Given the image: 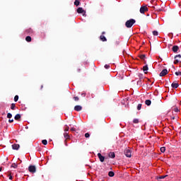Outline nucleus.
<instances>
[{"instance_id":"nucleus-1","label":"nucleus","mask_w":181,"mask_h":181,"mask_svg":"<svg viewBox=\"0 0 181 181\" xmlns=\"http://www.w3.org/2000/svg\"><path fill=\"white\" fill-rule=\"evenodd\" d=\"M135 22H136V21L134 18L128 20L125 23L126 28H132V26H134V24L135 23Z\"/></svg>"},{"instance_id":"nucleus-2","label":"nucleus","mask_w":181,"mask_h":181,"mask_svg":"<svg viewBox=\"0 0 181 181\" xmlns=\"http://www.w3.org/2000/svg\"><path fill=\"white\" fill-rule=\"evenodd\" d=\"M124 153L127 158H131V156H132V151L128 148L124 150Z\"/></svg>"},{"instance_id":"nucleus-3","label":"nucleus","mask_w":181,"mask_h":181,"mask_svg":"<svg viewBox=\"0 0 181 181\" xmlns=\"http://www.w3.org/2000/svg\"><path fill=\"white\" fill-rule=\"evenodd\" d=\"M77 11V13H82L83 14V16H86V11H84V9H83L82 7H79L77 8L76 10Z\"/></svg>"},{"instance_id":"nucleus-4","label":"nucleus","mask_w":181,"mask_h":181,"mask_svg":"<svg viewBox=\"0 0 181 181\" xmlns=\"http://www.w3.org/2000/svg\"><path fill=\"white\" fill-rule=\"evenodd\" d=\"M28 170L30 173H36V166L35 165H30L28 167Z\"/></svg>"},{"instance_id":"nucleus-5","label":"nucleus","mask_w":181,"mask_h":181,"mask_svg":"<svg viewBox=\"0 0 181 181\" xmlns=\"http://www.w3.org/2000/svg\"><path fill=\"white\" fill-rule=\"evenodd\" d=\"M148 11V6H143L140 8V13H145Z\"/></svg>"},{"instance_id":"nucleus-6","label":"nucleus","mask_w":181,"mask_h":181,"mask_svg":"<svg viewBox=\"0 0 181 181\" xmlns=\"http://www.w3.org/2000/svg\"><path fill=\"white\" fill-rule=\"evenodd\" d=\"M64 136L65 138L64 144L67 145V139H70V135H69V133L65 132L64 133Z\"/></svg>"},{"instance_id":"nucleus-7","label":"nucleus","mask_w":181,"mask_h":181,"mask_svg":"<svg viewBox=\"0 0 181 181\" xmlns=\"http://www.w3.org/2000/svg\"><path fill=\"white\" fill-rule=\"evenodd\" d=\"M168 74V69H163L159 74L160 77H164V76H166Z\"/></svg>"},{"instance_id":"nucleus-8","label":"nucleus","mask_w":181,"mask_h":181,"mask_svg":"<svg viewBox=\"0 0 181 181\" xmlns=\"http://www.w3.org/2000/svg\"><path fill=\"white\" fill-rule=\"evenodd\" d=\"M98 157L99 158L100 162H104V160H105V157H104L103 155H101L100 153H98Z\"/></svg>"},{"instance_id":"nucleus-9","label":"nucleus","mask_w":181,"mask_h":181,"mask_svg":"<svg viewBox=\"0 0 181 181\" xmlns=\"http://www.w3.org/2000/svg\"><path fill=\"white\" fill-rule=\"evenodd\" d=\"M148 70H149V68L148 67V64L143 66V71L145 74H148Z\"/></svg>"},{"instance_id":"nucleus-10","label":"nucleus","mask_w":181,"mask_h":181,"mask_svg":"<svg viewBox=\"0 0 181 181\" xmlns=\"http://www.w3.org/2000/svg\"><path fill=\"white\" fill-rule=\"evenodd\" d=\"M172 50L174 53H177V51L179 50V46L175 45L172 47Z\"/></svg>"},{"instance_id":"nucleus-11","label":"nucleus","mask_w":181,"mask_h":181,"mask_svg":"<svg viewBox=\"0 0 181 181\" xmlns=\"http://www.w3.org/2000/svg\"><path fill=\"white\" fill-rule=\"evenodd\" d=\"M12 148L15 151H18V149H19V148H21V146L19 144H14L12 145Z\"/></svg>"},{"instance_id":"nucleus-12","label":"nucleus","mask_w":181,"mask_h":181,"mask_svg":"<svg viewBox=\"0 0 181 181\" xmlns=\"http://www.w3.org/2000/svg\"><path fill=\"white\" fill-rule=\"evenodd\" d=\"M32 33H33L32 28H28L25 30V35H32Z\"/></svg>"},{"instance_id":"nucleus-13","label":"nucleus","mask_w":181,"mask_h":181,"mask_svg":"<svg viewBox=\"0 0 181 181\" xmlns=\"http://www.w3.org/2000/svg\"><path fill=\"white\" fill-rule=\"evenodd\" d=\"M83 110V107L80 106V105H76L74 107V110L75 111H81Z\"/></svg>"},{"instance_id":"nucleus-14","label":"nucleus","mask_w":181,"mask_h":181,"mask_svg":"<svg viewBox=\"0 0 181 181\" xmlns=\"http://www.w3.org/2000/svg\"><path fill=\"white\" fill-rule=\"evenodd\" d=\"M171 87H172V88H177V87H179V83H177L176 82H173L171 84Z\"/></svg>"},{"instance_id":"nucleus-15","label":"nucleus","mask_w":181,"mask_h":181,"mask_svg":"<svg viewBox=\"0 0 181 181\" xmlns=\"http://www.w3.org/2000/svg\"><path fill=\"white\" fill-rule=\"evenodd\" d=\"M109 158H111L112 159H114L115 158V153L114 152H110L108 154Z\"/></svg>"},{"instance_id":"nucleus-16","label":"nucleus","mask_w":181,"mask_h":181,"mask_svg":"<svg viewBox=\"0 0 181 181\" xmlns=\"http://www.w3.org/2000/svg\"><path fill=\"white\" fill-rule=\"evenodd\" d=\"M145 57H146V56L145 54L139 55V58H140L141 60H144V64H146V61H145Z\"/></svg>"},{"instance_id":"nucleus-17","label":"nucleus","mask_w":181,"mask_h":181,"mask_svg":"<svg viewBox=\"0 0 181 181\" xmlns=\"http://www.w3.org/2000/svg\"><path fill=\"white\" fill-rule=\"evenodd\" d=\"M100 40L102 42H107V37H105V36H104V35H100Z\"/></svg>"},{"instance_id":"nucleus-18","label":"nucleus","mask_w":181,"mask_h":181,"mask_svg":"<svg viewBox=\"0 0 181 181\" xmlns=\"http://www.w3.org/2000/svg\"><path fill=\"white\" fill-rule=\"evenodd\" d=\"M21 116L20 114H17L16 115V116L14 117V119H16V121H18V119H21Z\"/></svg>"},{"instance_id":"nucleus-19","label":"nucleus","mask_w":181,"mask_h":181,"mask_svg":"<svg viewBox=\"0 0 181 181\" xmlns=\"http://www.w3.org/2000/svg\"><path fill=\"white\" fill-rule=\"evenodd\" d=\"M145 104H146V105L149 106V105H151V104H152V101H151V100H146L145 101Z\"/></svg>"},{"instance_id":"nucleus-20","label":"nucleus","mask_w":181,"mask_h":181,"mask_svg":"<svg viewBox=\"0 0 181 181\" xmlns=\"http://www.w3.org/2000/svg\"><path fill=\"white\" fill-rule=\"evenodd\" d=\"M115 175V173H114V172H112V171H110L108 173V176H110V177H114Z\"/></svg>"},{"instance_id":"nucleus-21","label":"nucleus","mask_w":181,"mask_h":181,"mask_svg":"<svg viewBox=\"0 0 181 181\" xmlns=\"http://www.w3.org/2000/svg\"><path fill=\"white\" fill-rule=\"evenodd\" d=\"M87 98H89V100H91V98H94V94L93 93H89L88 95H87Z\"/></svg>"},{"instance_id":"nucleus-22","label":"nucleus","mask_w":181,"mask_h":181,"mask_svg":"<svg viewBox=\"0 0 181 181\" xmlns=\"http://www.w3.org/2000/svg\"><path fill=\"white\" fill-rule=\"evenodd\" d=\"M15 108H16V105L15 103H12L11 105V110H12L13 111V110H15Z\"/></svg>"},{"instance_id":"nucleus-23","label":"nucleus","mask_w":181,"mask_h":181,"mask_svg":"<svg viewBox=\"0 0 181 181\" xmlns=\"http://www.w3.org/2000/svg\"><path fill=\"white\" fill-rule=\"evenodd\" d=\"M25 40L26 42H32V37L30 36H27Z\"/></svg>"},{"instance_id":"nucleus-24","label":"nucleus","mask_w":181,"mask_h":181,"mask_svg":"<svg viewBox=\"0 0 181 181\" xmlns=\"http://www.w3.org/2000/svg\"><path fill=\"white\" fill-rule=\"evenodd\" d=\"M74 5H75L76 6H78V5H80V1H78V0H75V1H74Z\"/></svg>"},{"instance_id":"nucleus-25","label":"nucleus","mask_w":181,"mask_h":181,"mask_svg":"<svg viewBox=\"0 0 181 181\" xmlns=\"http://www.w3.org/2000/svg\"><path fill=\"white\" fill-rule=\"evenodd\" d=\"M141 108H142V104L139 103L137 105V110L139 111V110H141Z\"/></svg>"},{"instance_id":"nucleus-26","label":"nucleus","mask_w":181,"mask_h":181,"mask_svg":"<svg viewBox=\"0 0 181 181\" xmlns=\"http://www.w3.org/2000/svg\"><path fill=\"white\" fill-rule=\"evenodd\" d=\"M153 36H158V35H159V33H158V31H156V30H154V31H153Z\"/></svg>"},{"instance_id":"nucleus-27","label":"nucleus","mask_w":181,"mask_h":181,"mask_svg":"<svg viewBox=\"0 0 181 181\" xmlns=\"http://www.w3.org/2000/svg\"><path fill=\"white\" fill-rule=\"evenodd\" d=\"M18 100H19V96L18 95H16L15 97H14V101L15 103L18 102Z\"/></svg>"},{"instance_id":"nucleus-28","label":"nucleus","mask_w":181,"mask_h":181,"mask_svg":"<svg viewBox=\"0 0 181 181\" xmlns=\"http://www.w3.org/2000/svg\"><path fill=\"white\" fill-rule=\"evenodd\" d=\"M11 168H13L14 169H16V168H18V164H16V163H13V164L11 165Z\"/></svg>"},{"instance_id":"nucleus-29","label":"nucleus","mask_w":181,"mask_h":181,"mask_svg":"<svg viewBox=\"0 0 181 181\" xmlns=\"http://www.w3.org/2000/svg\"><path fill=\"white\" fill-rule=\"evenodd\" d=\"M42 144L43 145H47V140H46V139L42 140Z\"/></svg>"},{"instance_id":"nucleus-30","label":"nucleus","mask_w":181,"mask_h":181,"mask_svg":"<svg viewBox=\"0 0 181 181\" xmlns=\"http://www.w3.org/2000/svg\"><path fill=\"white\" fill-rule=\"evenodd\" d=\"M160 152H162L163 153L165 152V151H166V148H165V147H161L160 148Z\"/></svg>"},{"instance_id":"nucleus-31","label":"nucleus","mask_w":181,"mask_h":181,"mask_svg":"<svg viewBox=\"0 0 181 181\" xmlns=\"http://www.w3.org/2000/svg\"><path fill=\"white\" fill-rule=\"evenodd\" d=\"M174 59H181V55H180V54L175 55V57H174Z\"/></svg>"},{"instance_id":"nucleus-32","label":"nucleus","mask_w":181,"mask_h":181,"mask_svg":"<svg viewBox=\"0 0 181 181\" xmlns=\"http://www.w3.org/2000/svg\"><path fill=\"white\" fill-rule=\"evenodd\" d=\"M7 118H8L9 119H11V118H12V114H11V113H8V114H7Z\"/></svg>"},{"instance_id":"nucleus-33","label":"nucleus","mask_w":181,"mask_h":181,"mask_svg":"<svg viewBox=\"0 0 181 181\" xmlns=\"http://www.w3.org/2000/svg\"><path fill=\"white\" fill-rule=\"evenodd\" d=\"M134 124H138L139 122V120L138 119H134L133 120Z\"/></svg>"},{"instance_id":"nucleus-34","label":"nucleus","mask_w":181,"mask_h":181,"mask_svg":"<svg viewBox=\"0 0 181 181\" xmlns=\"http://www.w3.org/2000/svg\"><path fill=\"white\" fill-rule=\"evenodd\" d=\"M69 129L70 128L69 127V126H66V128L64 129V132H69Z\"/></svg>"},{"instance_id":"nucleus-35","label":"nucleus","mask_w":181,"mask_h":181,"mask_svg":"<svg viewBox=\"0 0 181 181\" xmlns=\"http://www.w3.org/2000/svg\"><path fill=\"white\" fill-rule=\"evenodd\" d=\"M167 175H161L160 177H158V179L160 180V179H165V177H167Z\"/></svg>"},{"instance_id":"nucleus-36","label":"nucleus","mask_w":181,"mask_h":181,"mask_svg":"<svg viewBox=\"0 0 181 181\" xmlns=\"http://www.w3.org/2000/svg\"><path fill=\"white\" fill-rule=\"evenodd\" d=\"M74 101H78L80 100V98L78 96H75V97H74Z\"/></svg>"},{"instance_id":"nucleus-37","label":"nucleus","mask_w":181,"mask_h":181,"mask_svg":"<svg viewBox=\"0 0 181 181\" xmlns=\"http://www.w3.org/2000/svg\"><path fill=\"white\" fill-rule=\"evenodd\" d=\"M177 63H179V59L176 58L175 59L174 64H177Z\"/></svg>"},{"instance_id":"nucleus-38","label":"nucleus","mask_w":181,"mask_h":181,"mask_svg":"<svg viewBox=\"0 0 181 181\" xmlns=\"http://www.w3.org/2000/svg\"><path fill=\"white\" fill-rule=\"evenodd\" d=\"M85 138H90V134L88 133H86Z\"/></svg>"},{"instance_id":"nucleus-39","label":"nucleus","mask_w":181,"mask_h":181,"mask_svg":"<svg viewBox=\"0 0 181 181\" xmlns=\"http://www.w3.org/2000/svg\"><path fill=\"white\" fill-rule=\"evenodd\" d=\"M105 69H110V65L105 64Z\"/></svg>"},{"instance_id":"nucleus-40","label":"nucleus","mask_w":181,"mask_h":181,"mask_svg":"<svg viewBox=\"0 0 181 181\" xmlns=\"http://www.w3.org/2000/svg\"><path fill=\"white\" fill-rule=\"evenodd\" d=\"M175 75L176 76H181V72L180 71L175 72Z\"/></svg>"},{"instance_id":"nucleus-41","label":"nucleus","mask_w":181,"mask_h":181,"mask_svg":"<svg viewBox=\"0 0 181 181\" xmlns=\"http://www.w3.org/2000/svg\"><path fill=\"white\" fill-rule=\"evenodd\" d=\"M175 112H179V109L177 107L174 108Z\"/></svg>"},{"instance_id":"nucleus-42","label":"nucleus","mask_w":181,"mask_h":181,"mask_svg":"<svg viewBox=\"0 0 181 181\" xmlns=\"http://www.w3.org/2000/svg\"><path fill=\"white\" fill-rule=\"evenodd\" d=\"M71 131L72 132H74L76 131V128H74V127L71 128Z\"/></svg>"},{"instance_id":"nucleus-43","label":"nucleus","mask_w":181,"mask_h":181,"mask_svg":"<svg viewBox=\"0 0 181 181\" xmlns=\"http://www.w3.org/2000/svg\"><path fill=\"white\" fill-rule=\"evenodd\" d=\"M8 177L10 180H12L13 177L12 175L11 174L8 175Z\"/></svg>"},{"instance_id":"nucleus-44","label":"nucleus","mask_w":181,"mask_h":181,"mask_svg":"<svg viewBox=\"0 0 181 181\" xmlns=\"http://www.w3.org/2000/svg\"><path fill=\"white\" fill-rule=\"evenodd\" d=\"M8 122H10V123H12V122H13V119H10L9 120H8Z\"/></svg>"},{"instance_id":"nucleus-45","label":"nucleus","mask_w":181,"mask_h":181,"mask_svg":"<svg viewBox=\"0 0 181 181\" xmlns=\"http://www.w3.org/2000/svg\"><path fill=\"white\" fill-rule=\"evenodd\" d=\"M77 72H78V73H81V69H77Z\"/></svg>"},{"instance_id":"nucleus-46","label":"nucleus","mask_w":181,"mask_h":181,"mask_svg":"<svg viewBox=\"0 0 181 181\" xmlns=\"http://www.w3.org/2000/svg\"><path fill=\"white\" fill-rule=\"evenodd\" d=\"M105 35V31L102 32V35Z\"/></svg>"},{"instance_id":"nucleus-47","label":"nucleus","mask_w":181,"mask_h":181,"mask_svg":"<svg viewBox=\"0 0 181 181\" xmlns=\"http://www.w3.org/2000/svg\"><path fill=\"white\" fill-rule=\"evenodd\" d=\"M43 89V85L41 86L40 90Z\"/></svg>"},{"instance_id":"nucleus-48","label":"nucleus","mask_w":181,"mask_h":181,"mask_svg":"<svg viewBox=\"0 0 181 181\" xmlns=\"http://www.w3.org/2000/svg\"><path fill=\"white\" fill-rule=\"evenodd\" d=\"M0 172H2V168H0Z\"/></svg>"},{"instance_id":"nucleus-49","label":"nucleus","mask_w":181,"mask_h":181,"mask_svg":"<svg viewBox=\"0 0 181 181\" xmlns=\"http://www.w3.org/2000/svg\"><path fill=\"white\" fill-rule=\"evenodd\" d=\"M116 43H117V45H119V42H117Z\"/></svg>"},{"instance_id":"nucleus-50","label":"nucleus","mask_w":181,"mask_h":181,"mask_svg":"<svg viewBox=\"0 0 181 181\" xmlns=\"http://www.w3.org/2000/svg\"><path fill=\"white\" fill-rule=\"evenodd\" d=\"M172 119H175V117H172Z\"/></svg>"}]
</instances>
